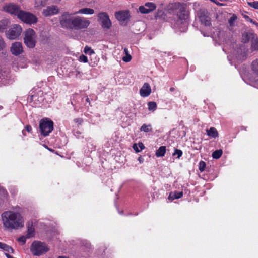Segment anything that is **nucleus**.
<instances>
[{
    "label": "nucleus",
    "mask_w": 258,
    "mask_h": 258,
    "mask_svg": "<svg viewBox=\"0 0 258 258\" xmlns=\"http://www.w3.org/2000/svg\"><path fill=\"white\" fill-rule=\"evenodd\" d=\"M39 128L43 136H48L53 129V122L49 118H43L40 121Z\"/></svg>",
    "instance_id": "39448f33"
},
{
    "label": "nucleus",
    "mask_w": 258,
    "mask_h": 258,
    "mask_svg": "<svg viewBox=\"0 0 258 258\" xmlns=\"http://www.w3.org/2000/svg\"><path fill=\"white\" fill-rule=\"evenodd\" d=\"M138 160L140 163H142L144 162V158L142 156L139 157Z\"/></svg>",
    "instance_id": "c03bdc74"
},
{
    "label": "nucleus",
    "mask_w": 258,
    "mask_h": 258,
    "mask_svg": "<svg viewBox=\"0 0 258 258\" xmlns=\"http://www.w3.org/2000/svg\"><path fill=\"white\" fill-rule=\"evenodd\" d=\"M11 52L16 56L21 54L23 52L22 43L19 42L13 43L11 47Z\"/></svg>",
    "instance_id": "9b49d317"
},
{
    "label": "nucleus",
    "mask_w": 258,
    "mask_h": 258,
    "mask_svg": "<svg viewBox=\"0 0 258 258\" xmlns=\"http://www.w3.org/2000/svg\"><path fill=\"white\" fill-rule=\"evenodd\" d=\"M166 147L165 146H161L160 147L156 152V156L157 157H163L164 156L166 153Z\"/></svg>",
    "instance_id": "5701e85b"
},
{
    "label": "nucleus",
    "mask_w": 258,
    "mask_h": 258,
    "mask_svg": "<svg viewBox=\"0 0 258 258\" xmlns=\"http://www.w3.org/2000/svg\"><path fill=\"white\" fill-rule=\"evenodd\" d=\"M88 100H89V99H88V98H87V99H86L87 101H88Z\"/></svg>",
    "instance_id": "6e6d98bb"
},
{
    "label": "nucleus",
    "mask_w": 258,
    "mask_h": 258,
    "mask_svg": "<svg viewBox=\"0 0 258 258\" xmlns=\"http://www.w3.org/2000/svg\"><path fill=\"white\" fill-rule=\"evenodd\" d=\"M246 38H247V37H248V35H246ZM247 39L246 38V40H245V42H246V41H247Z\"/></svg>",
    "instance_id": "3c124183"
},
{
    "label": "nucleus",
    "mask_w": 258,
    "mask_h": 258,
    "mask_svg": "<svg viewBox=\"0 0 258 258\" xmlns=\"http://www.w3.org/2000/svg\"><path fill=\"white\" fill-rule=\"evenodd\" d=\"M124 52L125 54V55H126L127 54H129L128 50L127 48H124Z\"/></svg>",
    "instance_id": "a18cd8bd"
},
{
    "label": "nucleus",
    "mask_w": 258,
    "mask_h": 258,
    "mask_svg": "<svg viewBox=\"0 0 258 258\" xmlns=\"http://www.w3.org/2000/svg\"><path fill=\"white\" fill-rule=\"evenodd\" d=\"M251 69L254 73L258 75V59H255L252 62Z\"/></svg>",
    "instance_id": "bb28decb"
},
{
    "label": "nucleus",
    "mask_w": 258,
    "mask_h": 258,
    "mask_svg": "<svg viewBox=\"0 0 258 258\" xmlns=\"http://www.w3.org/2000/svg\"><path fill=\"white\" fill-rule=\"evenodd\" d=\"M76 133H77V134H79V133L78 132H76Z\"/></svg>",
    "instance_id": "864d4df0"
},
{
    "label": "nucleus",
    "mask_w": 258,
    "mask_h": 258,
    "mask_svg": "<svg viewBox=\"0 0 258 258\" xmlns=\"http://www.w3.org/2000/svg\"><path fill=\"white\" fill-rule=\"evenodd\" d=\"M84 52L86 54L89 55L90 56H91L95 54L94 50L92 49L91 47H88L87 46H85V47L84 48Z\"/></svg>",
    "instance_id": "c756f323"
},
{
    "label": "nucleus",
    "mask_w": 258,
    "mask_h": 258,
    "mask_svg": "<svg viewBox=\"0 0 258 258\" xmlns=\"http://www.w3.org/2000/svg\"><path fill=\"white\" fill-rule=\"evenodd\" d=\"M37 40V35L35 31L29 28L24 32V42L25 45L29 48H34Z\"/></svg>",
    "instance_id": "7ed1b4c3"
},
{
    "label": "nucleus",
    "mask_w": 258,
    "mask_h": 258,
    "mask_svg": "<svg viewBox=\"0 0 258 258\" xmlns=\"http://www.w3.org/2000/svg\"><path fill=\"white\" fill-rule=\"evenodd\" d=\"M170 90H171V91H173V89L171 88H170Z\"/></svg>",
    "instance_id": "603ef678"
},
{
    "label": "nucleus",
    "mask_w": 258,
    "mask_h": 258,
    "mask_svg": "<svg viewBox=\"0 0 258 258\" xmlns=\"http://www.w3.org/2000/svg\"><path fill=\"white\" fill-rule=\"evenodd\" d=\"M59 21L62 28L77 30L86 29L90 24V21L87 18L74 16L68 12L62 13Z\"/></svg>",
    "instance_id": "f257e3e1"
},
{
    "label": "nucleus",
    "mask_w": 258,
    "mask_h": 258,
    "mask_svg": "<svg viewBox=\"0 0 258 258\" xmlns=\"http://www.w3.org/2000/svg\"><path fill=\"white\" fill-rule=\"evenodd\" d=\"M182 155V152L180 150L176 149L173 154V156L177 155V158H179Z\"/></svg>",
    "instance_id": "58836bf2"
},
{
    "label": "nucleus",
    "mask_w": 258,
    "mask_h": 258,
    "mask_svg": "<svg viewBox=\"0 0 258 258\" xmlns=\"http://www.w3.org/2000/svg\"><path fill=\"white\" fill-rule=\"evenodd\" d=\"M253 23L255 25L258 26V23H255L254 22H253Z\"/></svg>",
    "instance_id": "de8ad7c7"
},
{
    "label": "nucleus",
    "mask_w": 258,
    "mask_h": 258,
    "mask_svg": "<svg viewBox=\"0 0 258 258\" xmlns=\"http://www.w3.org/2000/svg\"><path fill=\"white\" fill-rule=\"evenodd\" d=\"M98 17L102 23L103 28L109 29L111 26V22L106 13L102 12L98 15Z\"/></svg>",
    "instance_id": "1a4fd4ad"
},
{
    "label": "nucleus",
    "mask_w": 258,
    "mask_h": 258,
    "mask_svg": "<svg viewBox=\"0 0 258 258\" xmlns=\"http://www.w3.org/2000/svg\"><path fill=\"white\" fill-rule=\"evenodd\" d=\"M95 11L93 9L89 8H84L79 9L78 11L75 12L74 14H84V15H92Z\"/></svg>",
    "instance_id": "4468645a"
},
{
    "label": "nucleus",
    "mask_w": 258,
    "mask_h": 258,
    "mask_svg": "<svg viewBox=\"0 0 258 258\" xmlns=\"http://www.w3.org/2000/svg\"><path fill=\"white\" fill-rule=\"evenodd\" d=\"M47 149H48L49 151H52V149H49L47 147H46Z\"/></svg>",
    "instance_id": "8fccbe9b"
},
{
    "label": "nucleus",
    "mask_w": 258,
    "mask_h": 258,
    "mask_svg": "<svg viewBox=\"0 0 258 258\" xmlns=\"http://www.w3.org/2000/svg\"><path fill=\"white\" fill-rule=\"evenodd\" d=\"M22 31V28L20 25L14 24L11 26L9 30L6 32V35L9 39L14 40L20 36Z\"/></svg>",
    "instance_id": "0eeeda50"
},
{
    "label": "nucleus",
    "mask_w": 258,
    "mask_h": 258,
    "mask_svg": "<svg viewBox=\"0 0 258 258\" xmlns=\"http://www.w3.org/2000/svg\"><path fill=\"white\" fill-rule=\"evenodd\" d=\"M145 148L144 144L142 142H139L138 144L135 143L133 146V148L136 153L141 152Z\"/></svg>",
    "instance_id": "4be33fe9"
},
{
    "label": "nucleus",
    "mask_w": 258,
    "mask_h": 258,
    "mask_svg": "<svg viewBox=\"0 0 258 258\" xmlns=\"http://www.w3.org/2000/svg\"><path fill=\"white\" fill-rule=\"evenodd\" d=\"M28 239L27 236H22L19 238H18L17 240L19 242L21 243L22 244H24L26 243V239Z\"/></svg>",
    "instance_id": "f704fd0d"
},
{
    "label": "nucleus",
    "mask_w": 258,
    "mask_h": 258,
    "mask_svg": "<svg viewBox=\"0 0 258 258\" xmlns=\"http://www.w3.org/2000/svg\"><path fill=\"white\" fill-rule=\"evenodd\" d=\"M132 59V56L130 54H127L126 55L123 57L122 60L124 62H130Z\"/></svg>",
    "instance_id": "a19ab883"
},
{
    "label": "nucleus",
    "mask_w": 258,
    "mask_h": 258,
    "mask_svg": "<svg viewBox=\"0 0 258 258\" xmlns=\"http://www.w3.org/2000/svg\"><path fill=\"white\" fill-rule=\"evenodd\" d=\"M139 93L141 96L147 97L151 93V88L150 84L148 83H145L140 89Z\"/></svg>",
    "instance_id": "f8f14e48"
},
{
    "label": "nucleus",
    "mask_w": 258,
    "mask_h": 258,
    "mask_svg": "<svg viewBox=\"0 0 258 258\" xmlns=\"http://www.w3.org/2000/svg\"><path fill=\"white\" fill-rule=\"evenodd\" d=\"M35 235V229L32 223H28L27 226V234L26 236L28 238L34 237Z\"/></svg>",
    "instance_id": "f3484780"
},
{
    "label": "nucleus",
    "mask_w": 258,
    "mask_h": 258,
    "mask_svg": "<svg viewBox=\"0 0 258 258\" xmlns=\"http://www.w3.org/2000/svg\"><path fill=\"white\" fill-rule=\"evenodd\" d=\"M10 77L6 72L0 73V83L4 85H7L10 83L9 81Z\"/></svg>",
    "instance_id": "6ab92c4d"
},
{
    "label": "nucleus",
    "mask_w": 258,
    "mask_h": 258,
    "mask_svg": "<svg viewBox=\"0 0 258 258\" xmlns=\"http://www.w3.org/2000/svg\"><path fill=\"white\" fill-rule=\"evenodd\" d=\"M26 130L28 132H30L32 130V127L30 125H28L26 126Z\"/></svg>",
    "instance_id": "37998d69"
},
{
    "label": "nucleus",
    "mask_w": 258,
    "mask_h": 258,
    "mask_svg": "<svg viewBox=\"0 0 258 258\" xmlns=\"http://www.w3.org/2000/svg\"><path fill=\"white\" fill-rule=\"evenodd\" d=\"M200 19L201 22L205 26H209L210 25V18L208 16H201Z\"/></svg>",
    "instance_id": "393cba45"
},
{
    "label": "nucleus",
    "mask_w": 258,
    "mask_h": 258,
    "mask_svg": "<svg viewBox=\"0 0 258 258\" xmlns=\"http://www.w3.org/2000/svg\"><path fill=\"white\" fill-rule=\"evenodd\" d=\"M76 133H77V134H79V133L78 132H76Z\"/></svg>",
    "instance_id": "5fc2aeb1"
},
{
    "label": "nucleus",
    "mask_w": 258,
    "mask_h": 258,
    "mask_svg": "<svg viewBox=\"0 0 258 258\" xmlns=\"http://www.w3.org/2000/svg\"><path fill=\"white\" fill-rule=\"evenodd\" d=\"M183 196L182 192L175 191L171 192L168 196V200L172 201L174 199H177L180 198Z\"/></svg>",
    "instance_id": "412c9836"
},
{
    "label": "nucleus",
    "mask_w": 258,
    "mask_h": 258,
    "mask_svg": "<svg viewBox=\"0 0 258 258\" xmlns=\"http://www.w3.org/2000/svg\"><path fill=\"white\" fill-rule=\"evenodd\" d=\"M90 65L91 66H96V65L98 64L99 61V58L98 56H96L94 54V55L90 56Z\"/></svg>",
    "instance_id": "b1692460"
},
{
    "label": "nucleus",
    "mask_w": 258,
    "mask_h": 258,
    "mask_svg": "<svg viewBox=\"0 0 258 258\" xmlns=\"http://www.w3.org/2000/svg\"><path fill=\"white\" fill-rule=\"evenodd\" d=\"M206 167V163L205 162L203 161H201L199 163V169L201 172H203L204 171L205 168Z\"/></svg>",
    "instance_id": "72a5a7b5"
},
{
    "label": "nucleus",
    "mask_w": 258,
    "mask_h": 258,
    "mask_svg": "<svg viewBox=\"0 0 258 258\" xmlns=\"http://www.w3.org/2000/svg\"><path fill=\"white\" fill-rule=\"evenodd\" d=\"M10 21L8 19H4L0 21V32H4L10 24Z\"/></svg>",
    "instance_id": "a211bd4d"
},
{
    "label": "nucleus",
    "mask_w": 258,
    "mask_h": 258,
    "mask_svg": "<svg viewBox=\"0 0 258 258\" xmlns=\"http://www.w3.org/2000/svg\"><path fill=\"white\" fill-rule=\"evenodd\" d=\"M79 60L80 62L86 63L88 62V59L87 57H86L84 55H81V56H80V57L79 58Z\"/></svg>",
    "instance_id": "e433bc0d"
},
{
    "label": "nucleus",
    "mask_w": 258,
    "mask_h": 258,
    "mask_svg": "<svg viewBox=\"0 0 258 258\" xmlns=\"http://www.w3.org/2000/svg\"><path fill=\"white\" fill-rule=\"evenodd\" d=\"M4 227L8 230H18L25 226V220L22 214L17 211L9 210L1 215Z\"/></svg>",
    "instance_id": "f03ea898"
},
{
    "label": "nucleus",
    "mask_w": 258,
    "mask_h": 258,
    "mask_svg": "<svg viewBox=\"0 0 258 258\" xmlns=\"http://www.w3.org/2000/svg\"><path fill=\"white\" fill-rule=\"evenodd\" d=\"M152 130L151 125L150 124H144L141 127V131H143L144 132H149L151 131Z\"/></svg>",
    "instance_id": "7c9ffc66"
},
{
    "label": "nucleus",
    "mask_w": 258,
    "mask_h": 258,
    "mask_svg": "<svg viewBox=\"0 0 258 258\" xmlns=\"http://www.w3.org/2000/svg\"><path fill=\"white\" fill-rule=\"evenodd\" d=\"M115 16L116 18L120 22H124L129 17L128 12L127 11H122L116 12Z\"/></svg>",
    "instance_id": "ddd939ff"
},
{
    "label": "nucleus",
    "mask_w": 258,
    "mask_h": 258,
    "mask_svg": "<svg viewBox=\"0 0 258 258\" xmlns=\"http://www.w3.org/2000/svg\"><path fill=\"white\" fill-rule=\"evenodd\" d=\"M139 10L140 12L143 14H148L150 13V11L148 10V8L146 7L145 5L140 6Z\"/></svg>",
    "instance_id": "473e14b6"
},
{
    "label": "nucleus",
    "mask_w": 258,
    "mask_h": 258,
    "mask_svg": "<svg viewBox=\"0 0 258 258\" xmlns=\"http://www.w3.org/2000/svg\"><path fill=\"white\" fill-rule=\"evenodd\" d=\"M2 249H3L6 252L5 254L8 253L9 254L10 253L13 252V249L12 248L6 244H5L4 248H2Z\"/></svg>",
    "instance_id": "2f4dec72"
},
{
    "label": "nucleus",
    "mask_w": 258,
    "mask_h": 258,
    "mask_svg": "<svg viewBox=\"0 0 258 258\" xmlns=\"http://www.w3.org/2000/svg\"><path fill=\"white\" fill-rule=\"evenodd\" d=\"M223 152L222 150H217L212 153V157L214 159H219L222 155Z\"/></svg>",
    "instance_id": "c85d7f7f"
},
{
    "label": "nucleus",
    "mask_w": 258,
    "mask_h": 258,
    "mask_svg": "<svg viewBox=\"0 0 258 258\" xmlns=\"http://www.w3.org/2000/svg\"><path fill=\"white\" fill-rule=\"evenodd\" d=\"M251 47L254 50H258V40H253V41L252 42V43L251 44Z\"/></svg>",
    "instance_id": "4c0bfd02"
},
{
    "label": "nucleus",
    "mask_w": 258,
    "mask_h": 258,
    "mask_svg": "<svg viewBox=\"0 0 258 258\" xmlns=\"http://www.w3.org/2000/svg\"><path fill=\"white\" fill-rule=\"evenodd\" d=\"M237 19V17L236 16H233L231 17L229 20V23L231 26L233 25L234 22L235 21V20Z\"/></svg>",
    "instance_id": "79ce46f5"
},
{
    "label": "nucleus",
    "mask_w": 258,
    "mask_h": 258,
    "mask_svg": "<svg viewBox=\"0 0 258 258\" xmlns=\"http://www.w3.org/2000/svg\"><path fill=\"white\" fill-rule=\"evenodd\" d=\"M178 21H181V23L184 24L186 25V22L188 19V14L185 11H181L178 14Z\"/></svg>",
    "instance_id": "2eb2a0df"
},
{
    "label": "nucleus",
    "mask_w": 258,
    "mask_h": 258,
    "mask_svg": "<svg viewBox=\"0 0 258 258\" xmlns=\"http://www.w3.org/2000/svg\"><path fill=\"white\" fill-rule=\"evenodd\" d=\"M3 10L4 11L10 13L11 15H14L18 16L20 12L21 11L20 7L16 4L14 3L6 4L3 6Z\"/></svg>",
    "instance_id": "6e6552de"
},
{
    "label": "nucleus",
    "mask_w": 258,
    "mask_h": 258,
    "mask_svg": "<svg viewBox=\"0 0 258 258\" xmlns=\"http://www.w3.org/2000/svg\"><path fill=\"white\" fill-rule=\"evenodd\" d=\"M207 135L212 138H216L218 137V133L217 130L214 127H210L209 129L206 130Z\"/></svg>",
    "instance_id": "aec40b11"
},
{
    "label": "nucleus",
    "mask_w": 258,
    "mask_h": 258,
    "mask_svg": "<svg viewBox=\"0 0 258 258\" xmlns=\"http://www.w3.org/2000/svg\"><path fill=\"white\" fill-rule=\"evenodd\" d=\"M4 245H5V243L0 242V248H1V249L3 248Z\"/></svg>",
    "instance_id": "49530a36"
},
{
    "label": "nucleus",
    "mask_w": 258,
    "mask_h": 258,
    "mask_svg": "<svg viewBox=\"0 0 258 258\" xmlns=\"http://www.w3.org/2000/svg\"><path fill=\"white\" fill-rule=\"evenodd\" d=\"M49 250L48 247L44 243L39 241H34L31 246L30 251L35 256H40Z\"/></svg>",
    "instance_id": "20e7f679"
},
{
    "label": "nucleus",
    "mask_w": 258,
    "mask_h": 258,
    "mask_svg": "<svg viewBox=\"0 0 258 258\" xmlns=\"http://www.w3.org/2000/svg\"><path fill=\"white\" fill-rule=\"evenodd\" d=\"M144 5L148 8V10H149L150 12L153 11L156 8V5L152 2H147L145 3Z\"/></svg>",
    "instance_id": "a878e982"
},
{
    "label": "nucleus",
    "mask_w": 258,
    "mask_h": 258,
    "mask_svg": "<svg viewBox=\"0 0 258 258\" xmlns=\"http://www.w3.org/2000/svg\"><path fill=\"white\" fill-rule=\"evenodd\" d=\"M18 18L22 21L29 24H35L37 22V17L33 14L21 10Z\"/></svg>",
    "instance_id": "423d86ee"
},
{
    "label": "nucleus",
    "mask_w": 258,
    "mask_h": 258,
    "mask_svg": "<svg viewBox=\"0 0 258 258\" xmlns=\"http://www.w3.org/2000/svg\"><path fill=\"white\" fill-rule=\"evenodd\" d=\"M148 108L149 111L154 112L157 109V104L155 102H149L148 103Z\"/></svg>",
    "instance_id": "cd10ccee"
},
{
    "label": "nucleus",
    "mask_w": 258,
    "mask_h": 258,
    "mask_svg": "<svg viewBox=\"0 0 258 258\" xmlns=\"http://www.w3.org/2000/svg\"><path fill=\"white\" fill-rule=\"evenodd\" d=\"M248 5L249 6H250L254 9H258V2L257 1L248 2Z\"/></svg>",
    "instance_id": "c9c22d12"
},
{
    "label": "nucleus",
    "mask_w": 258,
    "mask_h": 258,
    "mask_svg": "<svg viewBox=\"0 0 258 258\" xmlns=\"http://www.w3.org/2000/svg\"><path fill=\"white\" fill-rule=\"evenodd\" d=\"M47 149H48L49 151H52V149H49L47 147H46Z\"/></svg>",
    "instance_id": "09e8293b"
},
{
    "label": "nucleus",
    "mask_w": 258,
    "mask_h": 258,
    "mask_svg": "<svg viewBox=\"0 0 258 258\" xmlns=\"http://www.w3.org/2000/svg\"><path fill=\"white\" fill-rule=\"evenodd\" d=\"M48 0H34V7L35 9L40 10L44 7Z\"/></svg>",
    "instance_id": "dca6fc26"
},
{
    "label": "nucleus",
    "mask_w": 258,
    "mask_h": 258,
    "mask_svg": "<svg viewBox=\"0 0 258 258\" xmlns=\"http://www.w3.org/2000/svg\"><path fill=\"white\" fill-rule=\"evenodd\" d=\"M59 12V9L57 6L55 5H51L47 7L45 9H43L42 14L45 17L51 16L56 15Z\"/></svg>",
    "instance_id": "9d476101"
},
{
    "label": "nucleus",
    "mask_w": 258,
    "mask_h": 258,
    "mask_svg": "<svg viewBox=\"0 0 258 258\" xmlns=\"http://www.w3.org/2000/svg\"><path fill=\"white\" fill-rule=\"evenodd\" d=\"M6 47V44L3 38L0 36V50L4 49Z\"/></svg>",
    "instance_id": "ea45409f"
}]
</instances>
